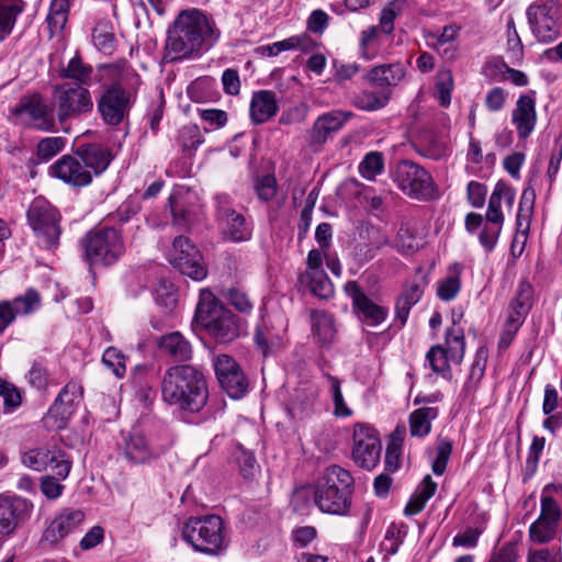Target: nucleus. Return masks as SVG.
<instances>
[{"label": "nucleus", "instance_id": "nucleus-25", "mask_svg": "<svg viewBox=\"0 0 562 562\" xmlns=\"http://www.w3.org/2000/svg\"><path fill=\"white\" fill-rule=\"evenodd\" d=\"M40 294L29 289L23 295L15 297L13 301H3L0 303V333L11 324L16 316L27 315L40 307Z\"/></svg>", "mask_w": 562, "mask_h": 562}, {"label": "nucleus", "instance_id": "nucleus-59", "mask_svg": "<svg viewBox=\"0 0 562 562\" xmlns=\"http://www.w3.org/2000/svg\"><path fill=\"white\" fill-rule=\"evenodd\" d=\"M180 143L183 149H196L203 143L199 127L196 125L184 126L180 131Z\"/></svg>", "mask_w": 562, "mask_h": 562}, {"label": "nucleus", "instance_id": "nucleus-52", "mask_svg": "<svg viewBox=\"0 0 562 562\" xmlns=\"http://www.w3.org/2000/svg\"><path fill=\"white\" fill-rule=\"evenodd\" d=\"M532 293V286L526 281H520L516 295L510 302V310L518 311L520 315H527L531 308Z\"/></svg>", "mask_w": 562, "mask_h": 562}, {"label": "nucleus", "instance_id": "nucleus-34", "mask_svg": "<svg viewBox=\"0 0 562 562\" xmlns=\"http://www.w3.org/2000/svg\"><path fill=\"white\" fill-rule=\"evenodd\" d=\"M392 98V90H363L353 99V105L362 111L373 112L385 108Z\"/></svg>", "mask_w": 562, "mask_h": 562}, {"label": "nucleus", "instance_id": "nucleus-58", "mask_svg": "<svg viewBox=\"0 0 562 562\" xmlns=\"http://www.w3.org/2000/svg\"><path fill=\"white\" fill-rule=\"evenodd\" d=\"M255 189L261 201H271L277 194V180L274 176L267 175L258 179Z\"/></svg>", "mask_w": 562, "mask_h": 562}, {"label": "nucleus", "instance_id": "nucleus-28", "mask_svg": "<svg viewBox=\"0 0 562 562\" xmlns=\"http://www.w3.org/2000/svg\"><path fill=\"white\" fill-rule=\"evenodd\" d=\"M406 75L404 65L400 61L392 64H381L370 68L364 79L368 83L381 89L396 87Z\"/></svg>", "mask_w": 562, "mask_h": 562}, {"label": "nucleus", "instance_id": "nucleus-60", "mask_svg": "<svg viewBox=\"0 0 562 562\" xmlns=\"http://www.w3.org/2000/svg\"><path fill=\"white\" fill-rule=\"evenodd\" d=\"M128 70L127 63L123 61L120 64L103 65L99 68L100 77L99 80L108 79L112 82V86H119L117 82L121 80L123 74Z\"/></svg>", "mask_w": 562, "mask_h": 562}, {"label": "nucleus", "instance_id": "nucleus-11", "mask_svg": "<svg viewBox=\"0 0 562 562\" xmlns=\"http://www.w3.org/2000/svg\"><path fill=\"white\" fill-rule=\"evenodd\" d=\"M168 260L182 274L195 281H201L207 276L201 252L188 237L178 236L173 239Z\"/></svg>", "mask_w": 562, "mask_h": 562}, {"label": "nucleus", "instance_id": "nucleus-57", "mask_svg": "<svg viewBox=\"0 0 562 562\" xmlns=\"http://www.w3.org/2000/svg\"><path fill=\"white\" fill-rule=\"evenodd\" d=\"M452 452V445L448 440H441L437 446V456L432 462V471L437 475L443 474Z\"/></svg>", "mask_w": 562, "mask_h": 562}, {"label": "nucleus", "instance_id": "nucleus-51", "mask_svg": "<svg viewBox=\"0 0 562 562\" xmlns=\"http://www.w3.org/2000/svg\"><path fill=\"white\" fill-rule=\"evenodd\" d=\"M325 378L327 379L329 383V391L331 393L333 403H334V415L336 417H349L352 415V411L348 407V405L345 402L341 387H340V381L330 374H325Z\"/></svg>", "mask_w": 562, "mask_h": 562}, {"label": "nucleus", "instance_id": "nucleus-19", "mask_svg": "<svg viewBox=\"0 0 562 562\" xmlns=\"http://www.w3.org/2000/svg\"><path fill=\"white\" fill-rule=\"evenodd\" d=\"M538 121L536 108V91H529L518 97L510 113V123L519 139H527L535 131Z\"/></svg>", "mask_w": 562, "mask_h": 562}, {"label": "nucleus", "instance_id": "nucleus-53", "mask_svg": "<svg viewBox=\"0 0 562 562\" xmlns=\"http://www.w3.org/2000/svg\"><path fill=\"white\" fill-rule=\"evenodd\" d=\"M361 56L367 60H372L378 56L379 27L370 26L361 32L360 38Z\"/></svg>", "mask_w": 562, "mask_h": 562}, {"label": "nucleus", "instance_id": "nucleus-20", "mask_svg": "<svg viewBox=\"0 0 562 562\" xmlns=\"http://www.w3.org/2000/svg\"><path fill=\"white\" fill-rule=\"evenodd\" d=\"M81 509L64 508L44 530L42 541L49 546L58 544L64 538L77 530L85 521Z\"/></svg>", "mask_w": 562, "mask_h": 562}, {"label": "nucleus", "instance_id": "nucleus-10", "mask_svg": "<svg viewBox=\"0 0 562 562\" xmlns=\"http://www.w3.org/2000/svg\"><path fill=\"white\" fill-rule=\"evenodd\" d=\"M532 34L541 43H551L561 34V8L554 0H541L527 9Z\"/></svg>", "mask_w": 562, "mask_h": 562}, {"label": "nucleus", "instance_id": "nucleus-36", "mask_svg": "<svg viewBox=\"0 0 562 562\" xmlns=\"http://www.w3.org/2000/svg\"><path fill=\"white\" fill-rule=\"evenodd\" d=\"M299 282L319 299H329L334 295V285L325 271L312 274H300Z\"/></svg>", "mask_w": 562, "mask_h": 562}, {"label": "nucleus", "instance_id": "nucleus-23", "mask_svg": "<svg viewBox=\"0 0 562 562\" xmlns=\"http://www.w3.org/2000/svg\"><path fill=\"white\" fill-rule=\"evenodd\" d=\"M345 292L351 297L353 306L360 313L361 318L370 326L383 323L389 314V308L371 300L356 281L345 284Z\"/></svg>", "mask_w": 562, "mask_h": 562}, {"label": "nucleus", "instance_id": "nucleus-24", "mask_svg": "<svg viewBox=\"0 0 562 562\" xmlns=\"http://www.w3.org/2000/svg\"><path fill=\"white\" fill-rule=\"evenodd\" d=\"M122 456L133 465L149 464L159 457L144 434L132 431L123 438Z\"/></svg>", "mask_w": 562, "mask_h": 562}, {"label": "nucleus", "instance_id": "nucleus-39", "mask_svg": "<svg viewBox=\"0 0 562 562\" xmlns=\"http://www.w3.org/2000/svg\"><path fill=\"white\" fill-rule=\"evenodd\" d=\"M69 12V0H52L49 12L46 18L50 37L59 35L67 21Z\"/></svg>", "mask_w": 562, "mask_h": 562}, {"label": "nucleus", "instance_id": "nucleus-40", "mask_svg": "<svg viewBox=\"0 0 562 562\" xmlns=\"http://www.w3.org/2000/svg\"><path fill=\"white\" fill-rule=\"evenodd\" d=\"M445 345V349L450 356L452 363H461L465 352V337L463 330L456 326L454 319L453 325L446 331Z\"/></svg>", "mask_w": 562, "mask_h": 562}, {"label": "nucleus", "instance_id": "nucleus-8", "mask_svg": "<svg viewBox=\"0 0 562 562\" xmlns=\"http://www.w3.org/2000/svg\"><path fill=\"white\" fill-rule=\"evenodd\" d=\"M27 220L42 247L52 249L58 245L60 214L53 205L43 199L34 200L27 210Z\"/></svg>", "mask_w": 562, "mask_h": 562}, {"label": "nucleus", "instance_id": "nucleus-38", "mask_svg": "<svg viewBox=\"0 0 562 562\" xmlns=\"http://www.w3.org/2000/svg\"><path fill=\"white\" fill-rule=\"evenodd\" d=\"M536 201V192L531 187L526 188L522 191L518 213L516 216V226H517V233L521 234L524 236L527 235L529 227H530V221L533 213V206Z\"/></svg>", "mask_w": 562, "mask_h": 562}, {"label": "nucleus", "instance_id": "nucleus-54", "mask_svg": "<svg viewBox=\"0 0 562 562\" xmlns=\"http://www.w3.org/2000/svg\"><path fill=\"white\" fill-rule=\"evenodd\" d=\"M95 47L104 53H111L114 48V35L108 22H100L92 32Z\"/></svg>", "mask_w": 562, "mask_h": 562}, {"label": "nucleus", "instance_id": "nucleus-30", "mask_svg": "<svg viewBox=\"0 0 562 562\" xmlns=\"http://www.w3.org/2000/svg\"><path fill=\"white\" fill-rule=\"evenodd\" d=\"M515 190L503 182H497L488 200L486 220L493 225L504 224L502 204L505 203L508 210L513 209L515 202Z\"/></svg>", "mask_w": 562, "mask_h": 562}, {"label": "nucleus", "instance_id": "nucleus-62", "mask_svg": "<svg viewBox=\"0 0 562 562\" xmlns=\"http://www.w3.org/2000/svg\"><path fill=\"white\" fill-rule=\"evenodd\" d=\"M507 97L503 88L494 87L486 93L485 105L491 112H498L504 108Z\"/></svg>", "mask_w": 562, "mask_h": 562}, {"label": "nucleus", "instance_id": "nucleus-41", "mask_svg": "<svg viewBox=\"0 0 562 562\" xmlns=\"http://www.w3.org/2000/svg\"><path fill=\"white\" fill-rule=\"evenodd\" d=\"M405 437V427H396L392 432L385 452V471L394 473L400 468V457Z\"/></svg>", "mask_w": 562, "mask_h": 562}, {"label": "nucleus", "instance_id": "nucleus-61", "mask_svg": "<svg viewBox=\"0 0 562 562\" xmlns=\"http://www.w3.org/2000/svg\"><path fill=\"white\" fill-rule=\"evenodd\" d=\"M481 533L482 530L479 528H468L463 532H459L453 537L452 546L462 548H475L477 546Z\"/></svg>", "mask_w": 562, "mask_h": 562}, {"label": "nucleus", "instance_id": "nucleus-33", "mask_svg": "<svg viewBox=\"0 0 562 562\" xmlns=\"http://www.w3.org/2000/svg\"><path fill=\"white\" fill-rule=\"evenodd\" d=\"M439 415L437 407L425 406L409 414V432L413 437L423 438L431 430V423Z\"/></svg>", "mask_w": 562, "mask_h": 562}, {"label": "nucleus", "instance_id": "nucleus-37", "mask_svg": "<svg viewBox=\"0 0 562 562\" xmlns=\"http://www.w3.org/2000/svg\"><path fill=\"white\" fill-rule=\"evenodd\" d=\"M461 265L454 262L448 268V276L438 282L437 295L442 301H451L457 297L461 290Z\"/></svg>", "mask_w": 562, "mask_h": 562}, {"label": "nucleus", "instance_id": "nucleus-15", "mask_svg": "<svg viewBox=\"0 0 562 562\" xmlns=\"http://www.w3.org/2000/svg\"><path fill=\"white\" fill-rule=\"evenodd\" d=\"M561 516L558 502L552 496L542 495L540 515L529 527L531 542L543 544L552 541L557 536Z\"/></svg>", "mask_w": 562, "mask_h": 562}, {"label": "nucleus", "instance_id": "nucleus-14", "mask_svg": "<svg viewBox=\"0 0 562 562\" xmlns=\"http://www.w3.org/2000/svg\"><path fill=\"white\" fill-rule=\"evenodd\" d=\"M25 467L35 471L50 470L58 479L68 477L71 470V461L66 453L58 448H35L25 452L22 457Z\"/></svg>", "mask_w": 562, "mask_h": 562}, {"label": "nucleus", "instance_id": "nucleus-48", "mask_svg": "<svg viewBox=\"0 0 562 562\" xmlns=\"http://www.w3.org/2000/svg\"><path fill=\"white\" fill-rule=\"evenodd\" d=\"M358 171L362 178L374 181L384 171L383 154L380 151L368 153L359 164Z\"/></svg>", "mask_w": 562, "mask_h": 562}, {"label": "nucleus", "instance_id": "nucleus-64", "mask_svg": "<svg viewBox=\"0 0 562 562\" xmlns=\"http://www.w3.org/2000/svg\"><path fill=\"white\" fill-rule=\"evenodd\" d=\"M527 562H562V553L560 549H542L531 552Z\"/></svg>", "mask_w": 562, "mask_h": 562}, {"label": "nucleus", "instance_id": "nucleus-50", "mask_svg": "<svg viewBox=\"0 0 562 562\" xmlns=\"http://www.w3.org/2000/svg\"><path fill=\"white\" fill-rule=\"evenodd\" d=\"M66 139L60 136H50L41 139L36 147V155L40 161H48L64 150Z\"/></svg>", "mask_w": 562, "mask_h": 562}, {"label": "nucleus", "instance_id": "nucleus-22", "mask_svg": "<svg viewBox=\"0 0 562 562\" xmlns=\"http://www.w3.org/2000/svg\"><path fill=\"white\" fill-rule=\"evenodd\" d=\"M49 173L75 188L87 187L92 182L90 173L83 168L76 153L61 156L49 167Z\"/></svg>", "mask_w": 562, "mask_h": 562}, {"label": "nucleus", "instance_id": "nucleus-29", "mask_svg": "<svg viewBox=\"0 0 562 562\" xmlns=\"http://www.w3.org/2000/svg\"><path fill=\"white\" fill-rule=\"evenodd\" d=\"M352 116L351 112L334 110L321 115L314 123L311 133L312 144H324L327 138L338 132Z\"/></svg>", "mask_w": 562, "mask_h": 562}, {"label": "nucleus", "instance_id": "nucleus-49", "mask_svg": "<svg viewBox=\"0 0 562 562\" xmlns=\"http://www.w3.org/2000/svg\"><path fill=\"white\" fill-rule=\"evenodd\" d=\"M312 325L314 334L324 344H328L335 336V326L333 317L325 312L312 313Z\"/></svg>", "mask_w": 562, "mask_h": 562}, {"label": "nucleus", "instance_id": "nucleus-47", "mask_svg": "<svg viewBox=\"0 0 562 562\" xmlns=\"http://www.w3.org/2000/svg\"><path fill=\"white\" fill-rule=\"evenodd\" d=\"M486 359L487 350L485 348L477 349L474 361L470 369V373L463 386V392L467 395L473 393L476 390L481 379L484 375Z\"/></svg>", "mask_w": 562, "mask_h": 562}, {"label": "nucleus", "instance_id": "nucleus-6", "mask_svg": "<svg viewBox=\"0 0 562 562\" xmlns=\"http://www.w3.org/2000/svg\"><path fill=\"white\" fill-rule=\"evenodd\" d=\"M86 260L92 265H112L124 252L121 234L112 227L89 232L81 240Z\"/></svg>", "mask_w": 562, "mask_h": 562}, {"label": "nucleus", "instance_id": "nucleus-13", "mask_svg": "<svg viewBox=\"0 0 562 562\" xmlns=\"http://www.w3.org/2000/svg\"><path fill=\"white\" fill-rule=\"evenodd\" d=\"M352 440L355 463L364 470H373L380 461L382 451L376 431L367 424L357 423L353 426Z\"/></svg>", "mask_w": 562, "mask_h": 562}, {"label": "nucleus", "instance_id": "nucleus-4", "mask_svg": "<svg viewBox=\"0 0 562 562\" xmlns=\"http://www.w3.org/2000/svg\"><path fill=\"white\" fill-rule=\"evenodd\" d=\"M194 319L217 342H229L239 335L236 316L207 289L200 291Z\"/></svg>", "mask_w": 562, "mask_h": 562}, {"label": "nucleus", "instance_id": "nucleus-63", "mask_svg": "<svg viewBox=\"0 0 562 562\" xmlns=\"http://www.w3.org/2000/svg\"><path fill=\"white\" fill-rule=\"evenodd\" d=\"M503 225H485L479 235L480 244L486 251H492L497 243Z\"/></svg>", "mask_w": 562, "mask_h": 562}, {"label": "nucleus", "instance_id": "nucleus-17", "mask_svg": "<svg viewBox=\"0 0 562 562\" xmlns=\"http://www.w3.org/2000/svg\"><path fill=\"white\" fill-rule=\"evenodd\" d=\"M216 378L229 397L241 398L248 391V380L239 364L227 355H220L214 360Z\"/></svg>", "mask_w": 562, "mask_h": 562}, {"label": "nucleus", "instance_id": "nucleus-9", "mask_svg": "<svg viewBox=\"0 0 562 562\" xmlns=\"http://www.w3.org/2000/svg\"><path fill=\"white\" fill-rule=\"evenodd\" d=\"M393 180L406 195L416 200H429L436 195V187L431 176L412 160L397 164Z\"/></svg>", "mask_w": 562, "mask_h": 562}, {"label": "nucleus", "instance_id": "nucleus-46", "mask_svg": "<svg viewBox=\"0 0 562 562\" xmlns=\"http://www.w3.org/2000/svg\"><path fill=\"white\" fill-rule=\"evenodd\" d=\"M426 360L429 363L432 372L440 374L443 378L450 376V356L441 345L432 346L426 353Z\"/></svg>", "mask_w": 562, "mask_h": 562}, {"label": "nucleus", "instance_id": "nucleus-43", "mask_svg": "<svg viewBox=\"0 0 562 562\" xmlns=\"http://www.w3.org/2000/svg\"><path fill=\"white\" fill-rule=\"evenodd\" d=\"M61 77L76 80L75 83L81 86L90 85L92 80L93 69L90 65L85 64L82 58L77 54L75 55L61 70Z\"/></svg>", "mask_w": 562, "mask_h": 562}, {"label": "nucleus", "instance_id": "nucleus-56", "mask_svg": "<svg viewBox=\"0 0 562 562\" xmlns=\"http://www.w3.org/2000/svg\"><path fill=\"white\" fill-rule=\"evenodd\" d=\"M458 31L459 29L457 26L447 25L443 27L440 35L429 32L426 34L427 45L432 49L439 50L441 47L452 43L457 38Z\"/></svg>", "mask_w": 562, "mask_h": 562}, {"label": "nucleus", "instance_id": "nucleus-7", "mask_svg": "<svg viewBox=\"0 0 562 562\" xmlns=\"http://www.w3.org/2000/svg\"><path fill=\"white\" fill-rule=\"evenodd\" d=\"M53 104L60 124L90 113L93 109L90 91L74 82H64L54 87Z\"/></svg>", "mask_w": 562, "mask_h": 562}, {"label": "nucleus", "instance_id": "nucleus-32", "mask_svg": "<svg viewBox=\"0 0 562 562\" xmlns=\"http://www.w3.org/2000/svg\"><path fill=\"white\" fill-rule=\"evenodd\" d=\"M277 112V99L272 91L261 90L252 94L250 101V117L255 124H262L269 121Z\"/></svg>", "mask_w": 562, "mask_h": 562}, {"label": "nucleus", "instance_id": "nucleus-27", "mask_svg": "<svg viewBox=\"0 0 562 562\" xmlns=\"http://www.w3.org/2000/svg\"><path fill=\"white\" fill-rule=\"evenodd\" d=\"M27 509L29 504L24 498H0V538L8 536L15 530Z\"/></svg>", "mask_w": 562, "mask_h": 562}, {"label": "nucleus", "instance_id": "nucleus-45", "mask_svg": "<svg viewBox=\"0 0 562 562\" xmlns=\"http://www.w3.org/2000/svg\"><path fill=\"white\" fill-rule=\"evenodd\" d=\"M454 87L452 71L448 68H441L437 72L434 97L439 104L448 108L451 103V93Z\"/></svg>", "mask_w": 562, "mask_h": 562}, {"label": "nucleus", "instance_id": "nucleus-3", "mask_svg": "<svg viewBox=\"0 0 562 562\" xmlns=\"http://www.w3.org/2000/svg\"><path fill=\"white\" fill-rule=\"evenodd\" d=\"M317 508L328 515L346 516L351 507L353 477L339 465L325 469L313 487Z\"/></svg>", "mask_w": 562, "mask_h": 562}, {"label": "nucleus", "instance_id": "nucleus-55", "mask_svg": "<svg viewBox=\"0 0 562 562\" xmlns=\"http://www.w3.org/2000/svg\"><path fill=\"white\" fill-rule=\"evenodd\" d=\"M102 362L115 376L122 378L125 374V357L119 349L109 347L103 352Z\"/></svg>", "mask_w": 562, "mask_h": 562}, {"label": "nucleus", "instance_id": "nucleus-1", "mask_svg": "<svg viewBox=\"0 0 562 562\" xmlns=\"http://www.w3.org/2000/svg\"><path fill=\"white\" fill-rule=\"evenodd\" d=\"M218 37L213 22L199 10H184L167 31L164 49L166 61L190 59L211 46Z\"/></svg>", "mask_w": 562, "mask_h": 562}, {"label": "nucleus", "instance_id": "nucleus-5", "mask_svg": "<svg viewBox=\"0 0 562 562\" xmlns=\"http://www.w3.org/2000/svg\"><path fill=\"white\" fill-rule=\"evenodd\" d=\"M182 538L195 551L209 555H216L227 547L224 522L217 515L190 518L182 528Z\"/></svg>", "mask_w": 562, "mask_h": 562}, {"label": "nucleus", "instance_id": "nucleus-44", "mask_svg": "<svg viewBox=\"0 0 562 562\" xmlns=\"http://www.w3.org/2000/svg\"><path fill=\"white\" fill-rule=\"evenodd\" d=\"M394 246L402 254H414L423 246V243L409 223H402Z\"/></svg>", "mask_w": 562, "mask_h": 562}, {"label": "nucleus", "instance_id": "nucleus-42", "mask_svg": "<svg viewBox=\"0 0 562 562\" xmlns=\"http://www.w3.org/2000/svg\"><path fill=\"white\" fill-rule=\"evenodd\" d=\"M22 9L20 0H0V41L12 32Z\"/></svg>", "mask_w": 562, "mask_h": 562}, {"label": "nucleus", "instance_id": "nucleus-31", "mask_svg": "<svg viewBox=\"0 0 562 562\" xmlns=\"http://www.w3.org/2000/svg\"><path fill=\"white\" fill-rule=\"evenodd\" d=\"M158 347L164 355L177 361H188L192 358V346L180 331L161 336L158 340Z\"/></svg>", "mask_w": 562, "mask_h": 562}, {"label": "nucleus", "instance_id": "nucleus-16", "mask_svg": "<svg viewBox=\"0 0 562 562\" xmlns=\"http://www.w3.org/2000/svg\"><path fill=\"white\" fill-rule=\"evenodd\" d=\"M82 398V386L75 381L67 383L49 407L45 422L47 425L61 429L75 413Z\"/></svg>", "mask_w": 562, "mask_h": 562}, {"label": "nucleus", "instance_id": "nucleus-2", "mask_svg": "<svg viewBox=\"0 0 562 562\" xmlns=\"http://www.w3.org/2000/svg\"><path fill=\"white\" fill-rule=\"evenodd\" d=\"M160 389L165 403L191 413L200 412L209 397L203 373L190 364H178L167 369Z\"/></svg>", "mask_w": 562, "mask_h": 562}, {"label": "nucleus", "instance_id": "nucleus-12", "mask_svg": "<svg viewBox=\"0 0 562 562\" xmlns=\"http://www.w3.org/2000/svg\"><path fill=\"white\" fill-rule=\"evenodd\" d=\"M18 122L43 132L56 131V116L49 105L40 97L23 98L11 110Z\"/></svg>", "mask_w": 562, "mask_h": 562}, {"label": "nucleus", "instance_id": "nucleus-18", "mask_svg": "<svg viewBox=\"0 0 562 562\" xmlns=\"http://www.w3.org/2000/svg\"><path fill=\"white\" fill-rule=\"evenodd\" d=\"M217 218L224 237L232 241L248 240L251 236L245 217L231 207L227 195L217 196Z\"/></svg>", "mask_w": 562, "mask_h": 562}, {"label": "nucleus", "instance_id": "nucleus-26", "mask_svg": "<svg viewBox=\"0 0 562 562\" xmlns=\"http://www.w3.org/2000/svg\"><path fill=\"white\" fill-rule=\"evenodd\" d=\"M76 154L91 179L104 172L113 158L110 149L100 144L81 145L77 148Z\"/></svg>", "mask_w": 562, "mask_h": 562}, {"label": "nucleus", "instance_id": "nucleus-21", "mask_svg": "<svg viewBox=\"0 0 562 562\" xmlns=\"http://www.w3.org/2000/svg\"><path fill=\"white\" fill-rule=\"evenodd\" d=\"M128 94L120 86L108 88L98 101V111L109 125H119L128 111Z\"/></svg>", "mask_w": 562, "mask_h": 562}, {"label": "nucleus", "instance_id": "nucleus-35", "mask_svg": "<svg viewBox=\"0 0 562 562\" xmlns=\"http://www.w3.org/2000/svg\"><path fill=\"white\" fill-rule=\"evenodd\" d=\"M424 293V289L417 284L412 283L407 285L402 294L398 296L396 304H395V317L397 321H400V326H404L411 308L419 302Z\"/></svg>", "mask_w": 562, "mask_h": 562}]
</instances>
